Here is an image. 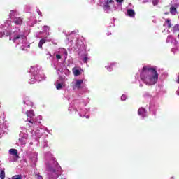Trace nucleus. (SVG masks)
Listing matches in <instances>:
<instances>
[{"label":"nucleus","instance_id":"nucleus-19","mask_svg":"<svg viewBox=\"0 0 179 179\" xmlns=\"http://www.w3.org/2000/svg\"><path fill=\"white\" fill-rule=\"evenodd\" d=\"M56 89H57V90H60V89H62V85L61 83L57 84Z\"/></svg>","mask_w":179,"mask_h":179},{"label":"nucleus","instance_id":"nucleus-12","mask_svg":"<svg viewBox=\"0 0 179 179\" xmlns=\"http://www.w3.org/2000/svg\"><path fill=\"white\" fill-rule=\"evenodd\" d=\"M146 113V109L145 108H140L138 110V115H143Z\"/></svg>","mask_w":179,"mask_h":179},{"label":"nucleus","instance_id":"nucleus-16","mask_svg":"<svg viewBox=\"0 0 179 179\" xmlns=\"http://www.w3.org/2000/svg\"><path fill=\"white\" fill-rule=\"evenodd\" d=\"M0 178L5 179V171L3 169L0 170Z\"/></svg>","mask_w":179,"mask_h":179},{"label":"nucleus","instance_id":"nucleus-23","mask_svg":"<svg viewBox=\"0 0 179 179\" xmlns=\"http://www.w3.org/2000/svg\"><path fill=\"white\" fill-rule=\"evenodd\" d=\"M87 59H89V58H87V56H85V57H84L83 58V62L85 63V64H87Z\"/></svg>","mask_w":179,"mask_h":179},{"label":"nucleus","instance_id":"nucleus-31","mask_svg":"<svg viewBox=\"0 0 179 179\" xmlns=\"http://www.w3.org/2000/svg\"><path fill=\"white\" fill-rule=\"evenodd\" d=\"M9 40H10V41L12 40V38H10Z\"/></svg>","mask_w":179,"mask_h":179},{"label":"nucleus","instance_id":"nucleus-10","mask_svg":"<svg viewBox=\"0 0 179 179\" xmlns=\"http://www.w3.org/2000/svg\"><path fill=\"white\" fill-rule=\"evenodd\" d=\"M127 15L129 16V17H135V10L133 9H128Z\"/></svg>","mask_w":179,"mask_h":179},{"label":"nucleus","instance_id":"nucleus-18","mask_svg":"<svg viewBox=\"0 0 179 179\" xmlns=\"http://www.w3.org/2000/svg\"><path fill=\"white\" fill-rule=\"evenodd\" d=\"M12 179H23V178H22V175H15L12 177Z\"/></svg>","mask_w":179,"mask_h":179},{"label":"nucleus","instance_id":"nucleus-15","mask_svg":"<svg viewBox=\"0 0 179 179\" xmlns=\"http://www.w3.org/2000/svg\"><path fill=\"white\" fill-rule=\"evenodd\" d=\"M15 15H17V11H16V10H11L10 13V19H13V17H15Z\"/></svg>","mask_w":179,"mask_h":179},{"label":"nucleus","instance_id":"nucleus-22","mask_svg":"<svg viewBox=\"0 0 179 179\" xmlns=\"http://www.w3.org/2000/svg\"><path fill=\"white\" fill-rule=\"evenodd\" d=\"M178 29H179V25L178 24H176L173 27V31H178Z\"/></svg>","mask_w":179,"mask_h":179},{"label":"nucleus","instance_id":"nucleus-7","mask_svg":"<svg viewBox=\"0 0 179 179\" xmlns=\"http://www.w3.org/2000/svg\"><path fill=\"white\" fill-rule=\"evenodd\" d=\"M13 23H14L17 26H22V24L23 23V20H22L20 17H14L13 18Z\"/></svg>","mask_w":179,"mask_h":179},{"label":"nucleus","instance_id":"nucleus-29","mask_svg":"<svg viewBox=\"0 0 179 179\" xmlns=\"http://www.w3.org/2000/svg\"><path fill=\"white\" fill-rule=\"evenodd\" d=\"M177 83H178L179 84V73H178V80H177Z\"/></svg>","mask_w":179,"mask_h":179},{"label":"nucleus","instance_id":"nucleus-4","mask_svg":"<svg viewBox=\"0 0 179 179\" xmlns=\"http://www.w3.org/2000/svg\"><path fill=\"white\" fill-rule=\"evenodd\" d=\"M12 36V31L10 29H5L3 32H0V37H10Z\"/></svg>","mask_w":179,"mask_h":179},{"label":"nucleus","instance_id":"nucleus-8","mask_svg":"<svg viewBox=\"0 0 179 179\" xmlns=\"http://www.w3.org/2000/svg\"><path fill=\"white\" fill-rule=\"evenodd\" d=\"M9 154L12 156H14V157H16V159H19V155H17V150L15 148H11L9 150Z\"/></svg>","mask_w":179,"mask_h":179},{"label":"nucleus","instance_id":"nucleus-13","mask_svg":"<svg viewBox=\"0 0 179 179\" xmlns=\"http://www.w3.org/2000/svg\"><path fill=\"white\" fill-rule=\"evenodd\" d=\"M72 71L74 76H79V75H81L82 73L79 69H76L75 68L73 69Z\"/></svg>","mask_w":179,"mask_h":179},{"label":"nucleus","instance_id":"nucleus-27","mask_svg":"<svg viewBox=\"0 0 179 179\" xmlns=\"http://www.w3.org/2000/svg\"><path fill=\"white\" fill-rule=\"evenodd\" d=\"M116 2H118L119 3H122V2H124V0H116Z\"/></svg>","mask_w":179,"mask_h":179},{"label":"nucleus","instance_id":"nucleus-3","mask_svg":"<svg viewBox=\"0 0 179 179\" xmlns=\"http://www.w3.org/2000/svg\"><path fill=\"white\" fill-rule=\"evenodd\" d=\"M25 114L27 117V121H28L29 122H30V124H31V125H33V121H32L31 118H33V117H34V111L33 110H27L25 113Z\"/></svg>","mask_w":179,"mask_h":179},{"label":"nucleus","instance_id":"nucleus-11","mask_svg":"<svg viewBox=\"0 0 179 179\" xmlns=\"http://www.w3.org/2000/svg\"><path fill=\"white\" fill-rule=\"evenodd\" d=\"M24 37V35H17L16 36H14V38H13V43H16V40H19L20 38L23 40Z\"/></svg>","mask_w":179,"mask_h":179},{"label":"nucleus","instance_id":"nucleus-17","mask_svg":"<svg viewBox=\"0 0 179 179\" xmlns=\"http://www.w3.org/2000/svg\"><path fill=\"white\" fill-rule=\"evenodd\" d=\"M166 23L168 24L167 27L168 29H171V27H173V25L171 24V20L170 19H166Z\"/></svg>","mask_w":179,"mask_h":179},{"label":"nucleus","instance_id":"nucleus-30","mask_svg":"<svg viewBox=\"0 0 179 179\" xmlns=\"http://www.w3.org/2000/svg\"><path fill=\"white\" fill-rule=\"evenodd\" d=\"M85 118H87V119H89V118H90V116H89V115H87V116H85Z\"/></svg>","mask_w":179,"mask_h":179},{"label":"nucleus","instance_id":"nucleus-24","mask_svg":"<svg viewBox=\"0 0 179 179\" xmlns=\"http://www.w3.org/2000/svg\"><path fill=\"white\" fill-rule=\"evenodd\" d=\"M121 100H122V101H125V100H127V96H126L125 95H122V96H121Z\"/></svg>","mask_w":179,"mask_h":179},{"label":"nucleus","instance_id":"nucleus-26","mask_svg":"<svg viewBox=\"0 0 179 179\" xmlns=\"http://www.w3.org/2000/svg\"><path fill=\"white\" fill-rule=\"evenodd\" d=\"M56 58L57 59H61V55H56Z\"/></svg>","mask_w":179,"mask_h":179},{"label":"nucleus","instance_id":"nucleus-6","mask_svg":"<svg viewBox=\"0 0 179 179\" xmlns=\"http://www.w3.org/2000/svg\"><path fill=\"white\" fill-rule=\"evenodd\" d=\"M177 8H178V4H175V6H171L169 8V12L172 16H176L177 13Z\"/></svg>","mask_w":179,"mask_h":179},{"label":"nucleus","instance_id":"nucleus-20","mask_svg":"<svg viewBox=\"0 0 179 179\" xmlns=\"http://www.w3.org/2000/svg\"><path fill=\"white\" fill-rule=\"evenodd\" d=\"M35 178L36 179H43V176H41V175H40V173L35 174Z\"/></svg>","mask_w":179,"mask_h":179},{"label":"nucleus","instance_id":"nucleus-28","mask_svg":"<svg viewBox=\"0 0 179 179\" xmlns=\"http://www.w3.org/2000/svg\"><path fill=\"white\" fill-rule=\"evenodd\" d=\"M169 14H170V13H169V12H166V13H164V15H169Z\"/></svg>","mask_w":179,"mask_h":179},{"label":"nucleus","instance_id":"nucleus-9","mask_svg":"<svg viewBox=\"0 0 179 179\" xmlns=\"http://www.w3.org/2000/svg\"><path fill=\"white\" fill-rule=\"evenodd\" d=\"M113 2H114L113 0H107L103 6V8L106 10L110 9V3H113Z\"/></svg>","mask_w":179,"mask_h":179},{"label":"nucleus","instance_id":"nucleus-1","mask_svg":"<svg viewBox=\"0 0 179 179\" xmlns=\"http://www.w3.org/2000/svg\"><path fill=\"white\" fill-rule=\"evenodd\" d=\"M141 79H142L147 86L156 85L159 80V73L155 68L145 66L141 72Z\"/></svg>","mask_w":179,"mask_h":179},{"label":"nucleus","instance_id":"nucleus-2","mask_svg":"<svg viewBox=\"0 0 179 179\" xmlns=\"http://www.w3.org/2000/svg\"><path fill=\"white\" fill-rule=\"evenodd\" d=\"M47 170L49 171V179H57V177H59V173L58 171H56L51 167V165L48 164L46 167Z\"/></svg>","mask_w":179,"mask_h":179},{"label":"nucleus","instance_id":"nucleus-21","mask_svg":"<svg viewBox=\"0 0 179 179\" xmlns=\"http://www.w3.org/2000/svg\"><path fill=\"white\" fill-rule=\"evenodd\" d=\"M152 3L154 6H157V5H159V0H152Z\"/></svg>","mask_w":179,"mask_h":179},{"label":"nucleus","instance_id":"nucleus-14","mask_svg":"<svg viewBox=\"0 0 179 179\" xmlns=\"http://www.w3.org/2000/svg\"><path fill=\"white\" fill-rule=\"evenodd\" d=\"M45 43H47V39H45V38L41 39L39 41V43H38V47L40 48H43V45L45 44Z\"/></svg>","mask_w":179,"mask_h":179},{"label":"nucleus","instance_id":"nucleus-25","mask_svg":"<svg viewBox=\"0 0 179 179\" xmlns=\"http://www.w3.org/2000/svg\"><path fill=\"white\" fill-rule=\"evenodd\" d=\"M113 66H114V65L111 64L109 67H108V71H109V72H111V70L113 69Z\"/></svg>","mask_w":179,"mask_h":179},{"label":"nucleus","instance_id":"nucleus-5","mask_svg":"<svg viewBox=\"0 0 179 179\" xmlns=\"http://www.w3.org/2000/svg\"><path fill=\"white\" fill-rule=\"evenodd\" d=\"M83 83V80H76L75 85L73 87V90H75V89H81Z\"/></svg>","mask_w":179,"mask_h":179}]
</instances>
